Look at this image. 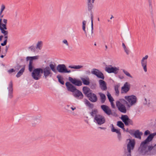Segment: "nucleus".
Listing matches in <instances>:
<instances>
[{"label": "nucleus", "instance_id": "f257e3e1", "mask_svg": "<svg viewBox=\"0 0 156 156\" xmlns=\"http://www.w3.org/2000/svg\"><path fill=\"white\" fill-rule=\"evenodd\" d=\"M154 135L150 134L144 141L142 142L139 148L138 151L142 155H151V153L156 152V144L154 146H148L149 142L154 137Z\"/></svg>", "mask_w": 156, "mask_h": 156}, {"label": "nucleus", "instance_id": "f03ea898", "mask_svg": "<svg viewBox=\"0 0 156 156\" xmlns=\"http://www.w3.org/2000/svg\"><path fill=\"white\" fill-rule=\"evenodd\" d=\"M90 17L91 20V28L90 30H88L87 28V30H86V22L85 20H83L82 22V29L84 31V33L88 38H91L93 37V16L92 13H91L90 14Z\"/></svg>", "mask_w": 156, "mask_h": 156}, {"label": "nucleus", "instance_id": "7ed1b4c3", "mask_svg": "<svg viewBox=\"0 0 156 156\" xmlns=\"http://www.w3.org/2000/svg\"><path fill=\"white\" fill-rule=\"evenodd\" d=\"M3 23H2V19H0V30L2 34H3L4 36V38L5 39H7L8 38V32L7 30L6 24L7 23V20L6 19H4L3 20Z\"/></svg>", "mask_w": 156, "mask_h": 156}, {"label": "nucleus", "instance_id": "20e7f679", "mask_svg": "<svg viewBox=\"0 0 156 156\" xmlns=\"http://www.w3.org/2000/svg\"><path fill=\"white\" fill-rule=\"evenodd\" d=\"M12 83L11 81L9 84V87L4 90L3 94L5 98H11L12 97Z\"/></svg>", "mask_w": 156, "mask_h": 156}, {"label": "nucleus", "instance_id": "39448f33", "mask_svg": "<svg viewBox=\"0 0 156 156\" xmlns=\"http://www.w3.org/2000/svg\"><path fill=\"white\" fill-rule=\"evenodd\" d=\"M125 99L128 102L127 106L130 107L135 104L136 102L137 98L136 96L134 95L126 96Z\"/></svg>", "mask_w": 156, "mask_h": 156}, {"label": "nucleus", "instance_id": "423d86ee", "mask_svg": "<svg viewBox=\"0 0 156 156\" xmlns=\"http://www.w3.org/2000/svg\"><path fill=\"white\" fill-rule=\"evenodd\" d=\"M41 68H38L34 69L31 73L33 78L35 80H39L41 77Z\"/></svg>", "mask_w": 156, "mask_h": 156}, {"label": "nucleus", "instance_id": "0eeeda50", "mask_svg": "<svg viewBox=\"0 0 156 156\" xmlns=\"http://www.w3.org/2000/svg\"><path fill=\"white\" fill-rule=\"evenodd\" d=\"M41 73L43 74V77L46 79L48 77H51L52 75V73L50 68L49 66H47L43 69L41 68Z\"/></svg>", "mask_w": 156, "mask_h": 156}, {"label": "nucleus", "instance_id": "6e6552de", "mask_svg": "<svg viewBox=\"0 0 156 156\" xmlns=\"http://www.w3.org/2000/svg\"><path fill=\"white\" fill-rule=\"evenodd\" d=\"M95 122L98 123V125H101L105 122V117L100 115H96L94 118Z\"/></svg>", "mask_w": 156, "mask_h": 156}, {"label": "nucleus", "instance_id": "1a4fd4ad", "mask_svg": "<svg viewBox=\"0 0 156 156\" xmlns=\"http://www.w3.org/2000/svg\"><path fill=\"white\" fill-rule=\"evenodd\" d=\"M121 119L126 126L133 125V124L132 120L129 119L127 115H122Z\"/></svg>", "mask_w": 156, "mask_h": 156}, {"label": "nucleus", "instance_id": "9d476101", "mask_svg": "<svg viewBox=\"0 0 156 156\" xmlns=\"http://www.w3.org/2000/svg\"><path fill=\"white\" fill-rule=\"evenodd\" d=\"M105 70L108 73H114L115 74H117L119 70V69L118 68L113 67L111 66H110L106 67Z\"/></svg>", "mask_w": 156, "mask_h": 156}, {"label": "nucleus", "instance_id": "9b49d317", "mask_svg": "<svg viewBox=\"0 0 156 156\" xmlns=\"http://www.w3.org/2000/svg\"><path fill=\"white\" fill-rule=\"evenodd\" d=\"M129 141L127 144V149L128 152H130L131 150H133L134 148L135 144V142L134 140L127 139Z\"/></svg>", "mask_w": 156, "mask_h": 156}, {"label": "nucleus", "instance_id": "f8f14e48", "mask_svg": "<svg viewBox=\"0 0 156 156\" xmlns=\"http://www.w3.org/2000/svg\"><path fill=\"white\" fill-rule=\"evenodd\" d=\"M91 73L96 76L104 80L105 78L104 75L102 73L96 69H93L91 71Z\"/></svg>", "mask_w": 156, "mask_h": 156}, {"label": "nucleus", "instance_id": "ddd939ff", "mask_svg": "<svg viewBox=\"0 0 156 156\" xmlns=\"http://www.w3.org/2000/svg\"><path fill=\"white\" fill-rule=\"evenodd\" d=\"M148 57V55H146L141 60V65L145 72H146L147 71V59Z\"/></svg>", "mask_w": 156, "mask_h": 156}, {"label": "nucleus", "instance_id": "4468645a", "mask_svg": "<svg viewBox=\"0 0 156 156\" xmlns=\"http://www.w3.org/2000/svg\"><path fill=\"white\" fill-rule=\"evenodd\" d=\"M116 105L118 110L121 112L123 113H126V109L124 105L120 103L119 102H117L116 103Z\"/></svg>", "mask_w": 156, "mask_h": 156}, {"label": "nucleus", "instance_id": "2eb2a0df", "mask_svg": "<svg viewBox=\"0 0 156 156\" xmlns=\"http://www.w3.org/2000/svg\"><path fill=\"white\" fill-rule=\"evenodd\" d=\"M87 96L89 100L92 102H96L98 100L96 95L94 93H89L87 94Z\"/></svg>", "mask_w": 156, "mask_h": 156}, {"label": "nucleus", "instance_id": "dca6fc26", "mask_svg": "<svg viewBox=\"0 0 156 156\" xmlns=\"http://www.w3.org/2000/svg\"><path fill=\"white\" fill-rule=\"evenodd\" d=\"M101 108L108 115H110L112 114L111 110L108 106L105 105H102L101 106Z\"/></svg>", "mask_w": 156, "mask_h": 156}, {"label": "nucleus", "instance_id": "f3484780", "mask_svg": "<svg viewBox=\"0 0 156 156\" xmlns=\"http://www.w3.org/2000/svg\"><path fill=\"white\" fill-rule=\"evenodd\" d=\"M130 88V84L128 82H126L121 88V93H126L128 92Z\"/></svg>", "mask_w": 156, "mask_h": 156}, {"label": "nucleus", "instance_id": "a211bd4d", "mask_svg": "<svg viewBox=\"0 0 156 156\" xmlns=\"http://www.w3.org/2000/svg\"><path fill=\"white\" fill-rule=\"evenodd\" d=\"M69 80L71 83L75 85L80 86L82 85V82L80 80L73 79L71 77H69Z\"/></svg>", "mask_w": 156, "mask_h": 156}, {"label": "nucleus", "instance_id": "6ab92c4d", "mask_svg": "<svg viewBox=\"0 0 156 156\" xmlns=\"http://www.w3.org/2000/svg\"><path fill=\"white\" fill-rule=\"evenodd\" d=\"M66 85L68 90L70 91L74 92L76 90L75 87L69 82H66Z\"/></svg>", "mask_w": 156, "mask_h": 156}, {"label": "nucleus", "instance_id": "aec40b11", "mask_svg": "<svg viewBox=\"0 0 156 156\" xmlns=\"http://www.w3.org/2000/svg\"><path fill=\"white\" fill-rule=\"evenodd\" d=\"M99 87L103 91H105L107 90V87L106 83L102 80H99Z\"/></svg>", "mask_w": 156, "mask_h": 156}, {"label": "nucleus", "instance_id": "412c9836", "mask_svg": "<svg viewBox=\"0 0 156 156\" xmlns=\"http://www.w3.org/2000/svg\"><path fill=\"white\" fill-rule=\"evenodd\" d=\"M73 92V96L75 98L78 99H82L83 98V94L79 90L76 89V90Z\"/></svg>", "mask_w": 156, "mask_h": 156}, {"label": "nucleus", "instance_id": "4be33fe9", "mask_svg": "<svg viewBox=\"0 0 156 156\" xmlns=\"http://www.w3.org/2000/svg\"><path fill=\"white\" fill-rule=\"evenodd\" d=\"M66 68V66L64 64H59L57 67V70L61 73H64Z\"/></svg>", "mask_w": 156, "mask_h": 156}, {"label": "nucleus", "instance_id": "5701e85b", "mask_svg": "<svg viewBox=\"0 0 156 156\" xmlns=\"http://www.w3.org/2000/svg\"><path fill=\"white\" fill-rule=\"evenodd\" d=\"M143 134V133L140 132L139 130H137L135 131L134 135L135 137L138 138L140 139H141V136Z\"/></svg>", "mask_w": 156, "mask_h": 156}, {"label": "nucleus", "instance_id": "b1692460", "mask_svg": "<svg viewBox=\"0 0 156 156\" xmlns=\"http://www.w3.org/2000/svg\"><path fill=\"white\" fill-rule=\"evenodd\" d=\"M81 79L84 85H88L90 84V79L88 77H87L85 78H82Z\"/></svg>", "mask_w": 156, "mask_h": 156}, {"label": "nucleus", "instance_id": "393cba45", "mask_svg": "<svg viewBox=\"0 0 156 156\" xmlns=\"http://www.w3.org/2000/svg\"><path fill=\"white\" fill-rule=\"evenodd\" d=\"M38 57L39 56L38 55L32 57L28 56L26 58V60L27 61L29 60V62H33V60L37 59L38 58Z\"/></svg>", "mask_w": 156, "mask_h": 156}, {"label": "nucleus", "instance_id": "a878e982", "mask_svg": "<svg viewBox=\"0 0 156 156\" xmlns=\"http://www.w3.org/2000/svg\"><path fill=\"white\" fill-rule=\"evenodd\" d=\"M98 94L100 96L101 102L102 103H104L106 100L105 95L101 92L99 93Z\"/></svg>", "mask_w": 156, "mask_h": 156}, {"label": "nucleus", "instance_id": "bb28decb", "mask_svg": "<svg viewBox=\"0 0 156 156\" xmlns=\"http://www.w3.org/2000/svg\"><path fill=\"white\" fill-rule=\"evenodd\" d=\"M25 69V66H23L22 68L20 69L19 71L17 73L16 75V76L17 77H19L21 75H22Z\"/></svg>", "mask_w": 156, "mask_h": 156}, {"label": "nucleus", "instance_id": "cd10ccee", "mask_svg": "<svg viewBox=\"0 0 156 156\" xmlns=\"http://www.w3.org/2000/svg\"><path fill=\"white\" fill-rule=\"evenodd\" d=\"M120 87L119 84L115 85L114 86V89L115 91V94L117 96H118L119 94V88Z\"/></svg>", "mask_w": 156, "mask_h": 156}, {"label": "nucleus", "instance_id": "c85d7f7f", "mask_svg": "<svg viewBox=\"0 0 156 156\" xmlns=\"http://www.w3.org/2000/svg\"><path fill=\"white\" fill-rule=\"evenodd\" d=\"M90 90V88L87 87H84L83 88V91L85 94L87 95Z\"/></svg>", "mask_w": 156, "mask_h": 156}, {"label": "nucleus", "instance_id": "c756f323", "mask_svg": "<svg viewBox=\"0 0 156 156\" xmlns=\"http://www.w3.org/2000/svg\"><path fill=\"white\" fill-rule=\"evenodd\" d=\"M84 102L86 105L88 106L90 108H92L93 107V105L91 104L90 102L87 100L85 99Z\"/></svg>", "mask_w": 156, "mask_h": 156}, {"label": "nucleus", "instance_id": "7c9ffc66", "mask_svg": "<svg viewBox=\"0 0 156 156\" xmlns=\"http://www.w3.org/2000/svg\"><path fill=\"white\" fill-rule=\"evenodd\" d=\"M88 8L89 10H91L93 6V3L91 2V0H88Z\"/></svg>", "mask_w": 156, "mask_h": 156}, {"label": "nucleus", "instance_id": "2f4dec72", "mask_svg": "<svg viewBox=\"0 0 156 156\" xmlns=\"http://www.w3.org/2000/svg\"><path fill=\"white\" fill-rule=\"evenodd\" d=\"M42 46V41H38L37 44L36 48L39 50L41 49Z\"/></svg>", "mask_w": 156, "mask_h": 156}, {"label": "nucleus", "instance_id": "473e14b6", "mask_svg": "<svg viewBox=\"0 0 156 156\" xmlns=\"http://www.w3.org/2000/svg\"><path fill=\"white\" fill-rule=\"evenodd\" d=\"M117 125L123 129H125V128H124V124L121 121H118Z\"/></svg>", "mask_w": 156, "mask_h": 156}, {"label": "nucleus", "instance_id": "72a5a7b5", "mask_svg": "<svg viewBox=\"0 0 156 156\" xmlns=\"http://www.w3.org/2000/svg\"><path fill=\"white\" fill-rule=\"evenodd\" d=\"M67 107L66 109L69 112L70 111V109H71L72 111H74L76 109V107L73 105L70 107V105H67Z\"/></svg>", "mask_w": 156, "mask_h": 156}, {"label": "nucleus", "instance_id": "f704fd0d", "mask_svg": "<svg viewBox=\"0 0 156 156\" xmlns=\"http://www.w3.org/2000/svg\"><path fill=\"white\" fill-rule=\"evenodd\" d=\"M117 102H119L121 104H123V105H127L128 104V102H127V101L124 99H120L119 101H116V103H117Z\"/></svg>", "mask_w": 156, "mask_h": 156}, {"label": "nucleus", "instance_id": "c9c22d12", "mask_svg": "<svg viewBox=\"0 0 156 156\" xmlns=\"http://www.w3.org/2000/svg\"><path fill=\"white\" fill-rule=\"evenodd\" d=\"M107 96L110 102L114 101V100L113 98L112 97L111 94L108 91L107 92Z\"/></svg>", "mask_w": 156, "mask_h": 156}, {"label": "nucleus", "instance_id": "e433bc0d", "mask_svg": "<svg viewBox=\"0 0 156 156\" xmlns=\"http://www.w3.org/2000/svg\"><path fill=\"white\" fill-rule=\"evenodd\" d=\"M49 67L50 68V69H51L52 71L54 72H56L55 65L52 64H51L49 65Z\"/></svg>", "mask_w": 156, "mask_h": 156}, {"label": "nucleus", "instance_id": "4c0bfd02", "mask_svg": "<svg viewBox=\"0 0 156 156\" xmlns=\"http://www.w3.org/2000/svg\"><path fill=\"white\" fill-rule=\"evenodd\" d=\"M33 62H29V70L30 72H31L33 70L34 66L32 65Z\"/></svg>", "mask_w": 156, "mask_h": 156}, {"label": "nucleus", "instance_id": "58836bf2", "mask_svg": "<svg viewBox=\"0 0 156 156\" xmlns=\"http://www.w3.org/2000/svg\"><path fill=\"white\" fill-rule=\"evenodd\" d=\"M122 71L123 73L127 76L129 77L130 78H132V76L130 75L129 73L127 71L125 70V69H122Z\"/></svg>", "mask_w": 156, "mask_h": 156}, {"label": "nucleus", "instance_id": "ea45409f", "mask_svg": "<svg viewBox=\"0 0 156 156\" xmlns=\"http://www.w3.org/2000/svg\"><path fill=\"white\" fill-rule=\"evenodd\" d=\"M57 78L58 79V81L62 84L63 85L64 82L62 79H61V77L58 76Z\"/></svg>", "mask_w": 156, "mask_h": 156}, {"label": "nucleus", "instance_id": "a19ab883", "mask_svg": "<svg viewBox=\"0 0 156 156\" xmlns=\"http://www.w3.org/2000/svg\"><path fill=\"white\" fill-rule=\"evenodd\" d=\"M29 48L30 50L31 51L34 52L35 51V48L34 46H31Z\"/></svg>", "mask_w": 156, "mask_h": 156}, {"label": "nucleus", "instance_id": "79ce46f5", "mask_svg": "<svg viewBox=\"0 0 156 156\" xmlns=\"http://www.w3.org/2000/svg\"><path fill=\"white\" fill-rule=\"evenodd\" d=\"M115 132L116 133L118 134V136L120 137L121 136V134L119 130L117 129L116 130V131H115Z\"/></svg>", "mask_w": 156, "mask_h": 156}, {"label": "nucleus", "instance_id": "37998d69", "mask_svg": "<svg viewBox=\"0 0 156 156\" xmlns=\"http://www.w3.org/2000/svg\"><path fill=\"white\" fill-rule=\"evenodd\" d=\"M62 42L65 44L68 47L69 46L68 43L66 40L64 39L62 41Z\"/></svg>", "mask_w": 156, "mask_h": 156}, {"label": "nucleus", "instance_id": "c03bdc74", "mask_svg": "<svg viewBox=\"0 0 156 156\" xmlns=\"http://www.w3.org/2000/svg\"><path fill=\"white\" fill-rule=\"evenodd\" d=\"M83 66H74V69H80L82 68L83 67Z\"/></svg>", "mask_w": 156, "mask_h": 156}, {"label": "nucleus", "instance_id": "a18cd8bd", "mask_svg": "<svg viewBox=\"0 0 156 156\" xmlns=\"http://www.w3.org/2000/svg\"><path fill=\"white\" fill-rule=\"evenodd\" d=\"M131 151L130 152H129L128 151V152H125V155L126 156H131Z\"/></svg>", "mask_w": 156, "mask_h": 156}, {"label": "nucleus", "instance_id": "49530a36", "mask_svg": "<svg viewBox=\"0 0 156 156\" xmlns=\"http://www.w3.org/2000/svg\"><path fill=\"white\" fill-rule=\"evenodd\" d=\"M15 71V70L14 69H9L8 71V72L9 73H11L12 72H14Z\"/></svg>", "mask_w": 156, "mask_h": 156}, {"label": "nucleus", "instance_id": "de8ad7c7", "mask_svg": "<svg viewBox=\"0 0 156 156\" xmlns=\"http://www.w3.org/2000/svg\"><path fill=\"white\" fill-rule=\"evenodd\" d=\"M150 134V132L148 130L145 131L144 133V135H147Z\"/></svg>", "mask_w": 156, "mask_h": 156}, {"label": "nucleus", "instance_id": "09e8293b", "mask_svg": "<svg viewBox=\"0 0 156 156\" xmlns=\"http://www.w3.org/2000/svg\"><path fill=\"white\" fill-rule=\"evenodd\" d=\"M112 128L111 129V131L112 132H115V131H116V129H115L114 127V126H113V124H112Z\"/></svg>", "mask_w": 156, "mask_h": 156}, {"label": "nucleus", "instance_id": "8fccbe9b", "mask_svg": "<svg viewBox=\"0 0 156 156\" xmlns=\"http://www.w3.org/2000/svg\"><path fill=\"white\" fill-rule=\"evenodd\" d=\"M129 132L131 135H134V132L133 130H129Z\"/></svg>", "mask_w": 156, "mask_h": 156}, {"label": "nucleus", "instance_id": "3c124183", "mask_svg": "<svg viewBox=\"0 0 156 156\" xmlns=\"http://www.w3.org/2000/svg\"><path fill=\"white\" fill-rule=\"evenodd\" d=\"M96 111L95 110H94V111H92L90 113L91 115L92 116H94V115L95 114H96Z\"/></svg>", "mask_w": 156, "mask_h": 156}, {"label": "nucleus", "instance_id": "603ef678", "mask_svg": "<svg viewBox=\"0 0 156 156\" xmlns=\"http://www.w3.org/2000/svg\"><path fill=\"white\" fill-rule=\"evenodd\" d=\"M5 5L3 4H2L1 5V10L3 11L4 10V9H5Z\"/></svg>", "mask_w": 156, "mask_h": 156}, {"label": "nucleus", "instance_id": "864d4df0", "mask_svg": "<svg viewBox=\"0 0 156 156\" xmlns=\"http://www.w3.org/2000/svg\"><path fill=\"white\" fill-rule=\"evenodd\" d=\"M110 102L111 104L112 107L113 108H115V105L114 104L113 101H111Z\"/></svg>", "mask_w": 156, "mask_h": 156}, {"label": "nucleus", "instance_id": "5fc2aeb1", "mask_svg": "<svg viewBox=\"0 0 156 156\" xmlns=\"http://www.w3.org/2000/svg\"><path fill=\"white\" fill-rule=\"evenodd\" d=\"M125 51L126 52V53L127 54V55H128L129 54V50L127 49L126 48V49H124Z\"/></svg>", "mask_w": 156, "mask_h": 156}, {"label": "nucleus", "instance_id": "6e6d98bb", "mask_svg": "<svg viewBox=\"0 0 156 156\" xmlns=\"http://www.w3.org/2000/svg\"><path fill=\"white\" fill-rule=\"evenodd\" d=\"M144 100L145 101V102H144V104L145 105H147V104H149V101L147 102V99L145 98L144 99Z\"/></svg>", "mask_w": 156, "mask_h": 156}, {"label": "nucleus", "instance_id": "4d7b16f0", "mask_svg": "<svg viewBox=\"0 0 156 156\" xmlns=\"http://www.w3.org/2000/svg\"><path fill=\"white\" fill-rule=\"evenodd\" d=\"M149 6L151 7V8L152 7V3H151V0H149Z\"/></svg>", "mask_w": 156, "mask_h": 156}, {"label": "nucleus", "instance_id": "13d9d810", "mask_svg": "<svg viewBox=\"0 0 156 156\" xmlns=\"http://www.w3.org/2000/svg\"><path fill=\"white\" fill-rule=\"evenodd\" d=\"M71 72V71L70 70H68L66 68L65 73H69Z\"/></svg>", "mask_w": 156, "mask_h": 156}, {"label": "nucleus", "instance_id": "bf43d9fd", "mask_svg": "<svg viewBox=\"0 0 156 156\" xmlns=\"http://www.w3.org/2000/svg\"><path fill=\"white\" fill-rule=\"evenodd\" d=\"M122 46L124 49H126V46L125 45L124 43H123L122 44Z\"/></svg>", "mask_w": 156, "mask_h": 156}, {"label": "nucleus", "instance_id": "052dcab7", "mask_svg": "<svg viewBox=\"0 0 156 156\" xmlns=\"http://www.w3.org/2000/svg\"><path fill=\"white\" fill-rule=\"evenodd\" d=\"M3 37V35H0V41H1L2 40V38Z\"/></svg>", "mask_w": 156, "mask_h": 156}, {"label": "nucleus", "instance_id": "680f3d73", "mask_svg": "<svg viewBox=\"0 0 156 156\" xmlns=\"http://www.w3.org/2000/svg\"><path fill=\"white\" fill-rule=\"evenodd\" d=\"M69 67L72 69H74V66H69Z\"/></svg>", "mask_w": 156, "mask_h": 156}, {"label": "nucleus", "instance_id": "e2e57ef3", "mask_svg": "<svg viewBox=\"0 0 156 156\" xmlns=\"http://www.w3.org/2000/svg\"><path fill=\"white\" fill-rule=\"evenodd\" d=\"M6 44H5V43H4V42H3V43H1V45L2 46H4Z\"/></svg>", "mask_w": 156, "mask_h": 156}, {"label": "nucleus", "instance_id": "0e129e2a", "mask_svg": "<svg viewBox=\"0 0 156 156\" xmlns=\"http://www.w3.org/2000/svg\"><path fill=\"white\" fill-rule=\"evenodd\" d=\"M7 39H5L4 41L3 42L6 44L7 43Z\"/></svg>", "mask_w": 156, "mask_h": 156}, {"label": "nucleus", "instance_id": "69168bd1", "mask_svg": "<svg viewBox=\"0 0 156 156\" xmlns=\"http://www.w3.org/2000/svg\"><path fill=\"white\" fill-rule=\"evenodd\" d=\"M0 15V19H2V18H3V15Z\"/></svg>", "mask_w": 156, "mask_h": 156}, {"label": "nucleus", "instance_id": "338daca9", "mask_svg": "<svg viewBox=\"0 0 156 156\" xmlns=\"http://www.w3.org/2000/svg\"><path fill=\"white\" fill-rule=\"evenodd\" d=\"M8 48L6 46V49H5V51H6V52H7V51L8 50Z\"/></svg>", "mask_w": 156, "mask_h": 156}, {"label": "nucleus", "instance_id": "774afa93", "mask_svg": "<svg viewBox=\"0 0 156 156\" xmlns=\"http://www.w3.org/2000/svg\"><path fill=\"white\" fill-rule=\"evenodd\" d=\"M3 11L1 10L0 11V15H2V12H3Z\"/></svg>", "mask_w": 156, "mask_h": 156}]
</instances>
